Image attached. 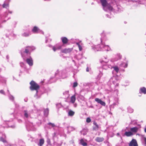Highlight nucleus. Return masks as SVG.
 Masks as SVG:
<instances>
[{
  "instance_id": "obj_46",
  "label": "nucleus",
  "mask_w": 146,
  "mask_h": 146,
  "mask_svg": "<svg viewBox=\"0 0 146 146\" xmlns=\"http://www.w3.org/2000/svg\"><path fill=\"white\" fill-rule=\"evenodd\" d=\"M78 85V83L76 82H75L73 83V87L75 88Z\"/></svg>"
},
{
  "instance_id": "obj_15",
  "label": "nucleus",
  "mask_w": 146,
  "mask_h": 146,
  "mask_svg": "<svg viewBox=\"0 0 146 146\" xmlns=\"http://www.w3.org/2000/svg\"><path fill=\"white\" fill-rule=\"evenodd\" d=\"M95 101L97 102L98 103L100 104L102 106H104L106 105L105 102L102 101L101 99L96 98L95 99Z\"/></svg>"
},
{
  "instance_id": "obj_52",
  "label": "nucleus",
  "mask_w": 146,
  "mask_h": 146,
  "mask_svg": "<svg viewBox=\"0 0 146 146\" xmlns=\"http://www.w3.org/2000/svg\"><path fill=\"white\" fill-rule=\"evenodd\" d=\"M18 121L19 123H21L22 122V121L21 119H19L18 120Z\"/></svg>"
},
{
  "instance_id": "obj_63",
  "label": "nucleus",
  "mask_w": 146,
  "mask_h": 146,
  "mask_svg": "<svg viewBox=\"0 0 146 146\" xmlns=\"http://www.w3.org/2000/svg\"><path fill=\"white\" fill-rule=\"evenodd\" d=\"M72 61L74 62V63L75 64V62L74 60H72Z\"/></svg>"
},
{
  "instance_id": "obj_61",
  "label": "nucleus",
  "mask_w": 146,
  "mask_h": 146,
  "mask_svg": "<svg viewBox=\"0 0 146 146\" xmlns=\"http://www.w3.org/2000/svg\"><path fill=\"white\" fill-rule=\"evenodd\" d=\"M11 36H15V35L14 34H11Z\"/></svg>"
},
{
  "instance_id": "obj_58",
  "label": "nucleus",
  "mask_w": 146,
  "mask_h": 146,
  "mask_svg": "<svg viewBox=\"0 0 146 146\" xmlns=\"http://www.w3.org/2000/svg\"><path fill=\"white\" fill-rule=\"evenodd\" d=\"M86 71L87 72H88L89 71V69L88 68H87L86 69Z\"/></svg>"
},
{
  "instance_id": "obj_29",
  "label": "nucleus",
  "mask_w": 146,
  "mask_h": 146,
  "mask_svg": "<svg viewBox=\"0 0 146 146\" xmlns=\"http://www.w3.org/2000/svg\"><path fill=\"white\" fill-rule=\"evenodd\" d=\"M93 123L94 125L93 127V129L95 130H98L99 128V125L95 122H94Z\"/></svg>"
},
{
  "instance_id": "obj_49",
  "label": "nucleus",
  "mask_w": 146,
  "mask_h": 146,
  "mask_svg": "<svg viewBox=\"0 0 146 146\" xmlns=\"http://www.w3.org/2000/svg\"><path fill=\"white\" fill-rule=\"evenodd\" d=\"M48 125H51L52 127H54L55 126V125L53 123H48Z\"/></svg>"
},
{
  "instance_id": "obj_2",
  "label": "nucleus",
  "mask_w": 146,
  "mask_h": 146,
  "mask_svg": "<svg viewBox=\"0 0 146 146\" xmlns=\"http://www.w3.org/2000/svg\"><path fill=\"white\" fill-rule=\"evenodd\" d=\"M31 86L30 89L31 90H35L36 94L35 96L36 98H38V90L39 89V86L33 81H32L30 83Z\"/></svg>"
},
{
  "instance_id": "obj_56",
  "label": "nucleus",
  "mask_w": 146,
  "mask_h": 146,
  "mask_svg": "<svg viewBox=\"0 0 146 146\" xmlns=\"http://www.w3.org/2000/svg\"><path fill=\"white\" fill-rule=\"evenodd\" d=\"M9 56L8 55L7 56H6V58L7 60H8L9 59Z\"/></svg>"
},
{
  "instance_id": "obj_17",
  "label": "nucleus",
  "mask_w": 146,
  "mask_h": 146,
  "mask_svg": "<svg viewBox=\"0 0 146 146\" xmlns=\"http://www.w3.org/2000/svg\"><path fill=\"white\" fill-rule=\"evenodd\" d=\"M72 48H65L63 50H62L61 51L62 53H69L71 52L73 50Z\"/></svg>"
},
{
  "instance_id": "obj_40",
  "label": "nucleus",
  "mask_w": 146,
  "mask_h": 146,
  "mask_svg": "<svg viewBox=\"0 0 146 146\" xmlns=\"http://www.w3.org/2000/svg\"><path fill=\"white\" fill-rule=\"evenodd\" d=\"M141 140L144 143V146H146V137H142Z\"/></svg>"
},
{
  "instance_id": "obj_3",
  "label": "nucleus",
  "mask_w": 146,
  "mask_h": 146,
  "mask_svg": "<svg viewBox=\"0 0 146 146\" xmlns=\"http://www.w3.org/2000/svg\"><path fill=\"white\" fill-rule=\"evenodd\" d=\"M55 78H51V79H55V78H64L67 77L65 71L64 70L59 71L57 70L55 73Z\"/></svg>"
},
{
  "instance_id": "obj_5",
  "label": "nucleus",
  "mask_w": 146,
  "mask_h": 146,
  "mask_svg": "<svg viewBox=\"0 0 146 146\" xmlns=\"http://www.w3.org/2000/svg\"><path fill=\"white\" fill-rule=\"evenodd\" d=\"M102 5L103 7V9L105 11H106L105 9L106 7L110 10L112 9V7L108 4L106 0H100Z\"/></svg>"
},
{
  "instance_id": "obj_36",
  "label": "nucleus",
  "mask_w": 146,
  "mask_h": 146,
  "mask_svg": "<svg viewBox=\"0 0 146 146\" xmlns=\"http://www.w3.org/2000/svg\"><path fill=\"white\" fill-rule=\"evenodd\" d=\"M87 132V130L86 129H83L80 131L81 134L83 135H86V134Z\"/></svg>"
},
{
  "instance_id": "obj_54",
  "label": "nucleus",
  "mask_w": 146,
  "mask_h": 146,
  "mask_svg": "<svg viewBox=\"0 0 146 146\" xmlns=\"http://www.w3.org/2000/svg\"><path fill=\"white\" fill-rule=\"evenodd\" d=\"M116 104H115V103H114L111 106V107L112 106H114L115 105H116Z\"/></svg>"
},
{
  "instance_id": "obj_28",
  "label": "nucleus",
  "mask_w": 146,
  "mask_h": 146,
  "mask_svg": "<svg viewBox=\"0 0 146 146\" xmlns=\"http://www.w3.org/2000/svg\"><path fill=\"white\" fill-rule=\"evenodd\" d=\"M95 140L97 142H100L104 140V139L103 137H98L96 138Z\"/></svg>"
},
{
  "instance_id": "obj_48",
  "label": "nucleus",
  "mask_w": 146,
  "mask_h": 146,
  "mask_svg": "<svg viewBox=\"0 0 146 146\" xmlns=\"http://www.w3.org/2000/svg\"><path fill=\"white\" fill-rule=\"evenodd\" d=\"M91 121V120L90 118L88 117L86 119V121L88 123H89Z\"/></svg>"
},
{
  "instance_id": "obj_23",
  "label": "nucleus",
  "mask_w": 146,
  "mask_h": 146,
  "mask_svg": "<svg viewBox=\"0 0 146 146\" xmlns=\"http://www.w3.org/2000/svg\"><path fill=\"white\" fill-rule=\"evenodd\" d=\"M67 129L68 131L67 132L69 133L70 132L74 130L75 128L72 127L68 126L67 127Z\"/></svg>"
},
{
  "instance_id": "obj_37",
  "label": "nucleus",
  "mask_w": 146,
  "mask_h": 146,
  "mask_svg": "<svg viewBox=\"0 0 146 146\" xmlns=\"http://www.w3.org/2000/svg\"><path fill=\"white\" fill-rule=\"evenodd\" d=\"M44 142V139H40L38 145L40 146H42Z\"/></svg>"
},
{
  "instance_id": "obj_42",
  "label": "nucleus",
  "mask_w": 146,
  "mask_h": 146,
  "mask_svg": "<svg viewBox=\"0 0 146 146\" xmlns=\"http://www.w3.org/2000/svg\"><path fill=\"white\" fill-rule=\"evenodd\" d=\"M116 146H125V143L123 142H121L120 143H118Z\"/></svg>"
},
{
  "instance_id": "obj_14",
  "label": "nucleus",
  "mask_w": 146,
  "mask_h": 146,
  "mask_svg": "<svg viewBox=\"0 0 146 146\" xmlns=\"http://www.w3.org/2000/svg\"><path fill=\"white\" fill-rule=\"evenodd\" d=\"M12 122H10V121H7L5 123L7 125V126H6L5 127H10L12 128H14L15 127V125H11V124Z\"/></svg>"
},
{
  "instance_id": "obj_7",
  "label": "nucleus",
  "mask_w": 146,
  "mask_h": 146,
  "mask_svg": "<svg viewBox=\"0 0 146 146\" xmlns=\"http://www.w3.org/2000/svg\"><path fill=\"white\" fill-rule=\"evenodd\" d=\"M102 68L103 69H108V68H113V72H115L116 73H118L119 71V69L118 67L117 66H115L114 67H112L111 65H106L103 66Z\"/></svg>"
},
{
  "instance_id": "obj_20",
  "label": "nucleus",
  "mask_w": 146,
  "mask_h": 146,
  "mask_svg": "<svg viewBox=\"0 0 146 146\" xmlns=\"http://www.w3.org/2000/svg\"><path fill=\"white\" fill-rule=\"evenodd\" d=\"M10 1L9 0H6L4 2L3 5V8H7L9 7V3Z\"/></svg>"
},
{
  "instance_id": "obj_13",
  "label": "nucleus",
  "mask_w": 146,
  "mask_h": 146,
  "mask_svg": "<svg viewBox=\"0 0 146 146\" xmlns=\"http://www.w3.org/2000/svg\"><path fill=\"white\" fill-rule=\"evenodd\" d=\"M62 45L59 44H57L54 46H52V49L54 51H55L56 50L61 49Z\"/></svg>"
},
{
  "instance_id": "obj_9",
  "label": "nucleus",
  "mask_w": 146,
  "mask_h": 146,
  "mask_svg": "<svg viewBox=\"0 0 146 146\" xmlns=\"http://www.w3.org/2000/svg\"><path fill=\"white\" fill-rule=\"evenodd\" d=\"M8 13L11 14L12 11H6L5 13L3 16L1 18L0 22L3 23L6 21L7 20H8L9 19H6V18L7 17Z\"/></svg>"
},
{
  "instance_id": "obj_53",
  "label": "nucleus",
  "mask_w": 146,
  "mask_h": 146,
  "mask_svg": "<svg viewBox=\"0 0 146 146\" xmlns=\"http://www.w3.org/2000/svg\"><path fill=\"white\" fill-rule=\"evenodd\" d=\"M80 97H81L82 100H83L84 99L83 96H79L78 98H80Z\"/></svg>"
},
{
  "instance_id": "obj_35",
  "label": "nucleus",
  "mask_w": 146,
  "mask_h": 146,
  "mask_svg": "<svg viewBox=\"0 0 146 146\" xmlns=\"http://www.w3.org/2000/svg\"><path fill=\"white\" fill-rule=\"evenodd\" d=\"M74 112L71 110H69L68 113V115L69 116H73L74 114Z\"/></svg>"
},
{
  "instance_id": "obj_27",
  "label": "nucleus",
  "mask_w": 146,
  "mask_h": 146,
  "mask_svg": "<svg viewBox=\"0 0 146 146\" xmlns=\"http://www.w3.org/2000/svg\"><path fill=\"white\" fill-rule=\"evenodd\" d=\"M63 95L64 96V97L65 98H68L69 96V92L68 91H66L63 93Z\"/></svg>"
},
{
  "instance_id": "obj_57",
  "label": "nucleus",
  "mask_w": 146,
  "mask_h": 146,
  "mask_svg": "<svg viewBox=\"0 0 146 146\" xmlns=\"http://www.w3.org/2000/svg\"><path fill=\"white\" fill-rule=\"evenodd\" d=\"M74 106L75 107H76L77 106V104H74Z\"/></svg>"
},
{
  "instance_id": "obj_26",
  "label": "nucleus",
  "mask_w": 146,
  "mask_h": 146,
  "mask_svg": "<svg viewBox=\"0 0 146 146\" xmlns=\"http://www.w3.org/2000/svg\"><path fill=\"white\" fill-rule=\"evenodd\" d=\"M24 115L25 117L26 118H28L30 117V114L27 111L25 110L24 111Z\"/></svg>"
},
{
  "instance_id": "obj_41",
  "label": "nucleus",
  "mask_w": 146,
  "mask_h": 146,
  "mask_svg": "<svg viewBox=\"0 0 146 146\" xmlns=\"http://www.w3.org/2000/svg\"><path fill=\"white\" fill-rule=\"evenodd\" d=\"M127 109L128 112L129 113H132L133 112V109L130 107H128Z\"/></svg>"
},
{
  "instance_id": "obj_25",
  "label": "nucleus",
  "mask_w": 146,
  "mask_h": 146,
  "mask_svg": "<svg viewBox=\"0 0 146 146\" xmlns=\"http://www.w3.org/2000/svg\"><path fill=\"white\" fill-rule=\"evenodd\" d=\"M138 128L137 127H135L131 128L130 129V130L131 132H132V133H136L138 130Z\"/></svg>"
},
{
  "instance_id": "obj_55",
  "label": "nucleus",
  "mask_w": 146,
  "mask_h": 146,
  "mask_svg": "<svg viewBox=\"0 0 146 146\" xmlns=\"http://www.w3.org/2000/svg\"><path fill=\"white\" fill-rule=\"evenodd\" d=\"M78 56L77 55H76L75 56V57L76 58V59H77L78 60L80 58H78L77 57Z\"/></svg>"
},
{
  "instance_id": "obj_39",
  "label": "nucleus",
  "mask_w": 146,
  "mask_h": 146,
  "mask_svg": "<svg viewBox=\"0 0 146 146\" xmlns=\"http://www.w3.org/2000/svg\"><path fill=\"white\" fill-rule=\"evenodd\" d=\"M49 110L48 109H45L44 111V114L45 116H47L48 114Z\"/></svg>"
},
{
  "instance_id": "obj_1",
  "label": "nucleus",
  "mask_w": 146,
  "mask_h": 146,
  "mask_svg": "<svg viewBox=\"0 0 146 146\" xmlns=\"http://www.w3.org/2000/svg\"><path fill=\"white\" fill-rule=\"evenodd\" d=\"M102 37L101 39V43L100 44L97 45H93L92 46V49L94 51L103 50L109 51L111 50V48L108 45H105L104 42L106 40L104 37V33H103L101 34Z\"/></svg>"
},
{
  "instance_id": "obj_16",
  "label": "nucleus",
  "mask_w": 146,
  "mask_h": 146,
  "mask_svg": "<svg viewBox=\"0 0 146 146\" xmlns=\"http://www.w3.org/2000/svg\"><path fill=\"white\" fill-rule=\"evenodd\" d=\"M95 101L97 102L98 103L100 104L102 106H104L106 105L105 102L102 101L101 99L96 98L95 99Z\"/></svg>"
},
{
  "instance_id": "obj_8",
  "label": "nucleus",
  "mask_w": 146,
  "mask_h": 146,
  "mask_svg": "<svg viewBox=\"0 0 146 146\" xmlns=\"http://www.w3.org/2000/svg\"><path fill=\"white\" fill-rule=\"evenodd\" d=\"M119 80V78L117 76H113L110 80V82H112L113 84L115 85V87L118 86L119 84L116 83V81Z\"/></svg>"
},
{
  "instance_id": "obj_60",
  "label": "nucleus",
  "mask_w": 146,
  "mask_h": 146,
  "mask_svg": "<svg viewBox=\"0 0 146 146\" xmlns=\"http://www.w3.org/2000/svg\"><path fill=\"white\" fill-rule=\"evenodd\" d=\"M24 101H25V102H27V98L25 99H24Z\"/></svg>"
},
{
  "instance_id": "obj_12",
  "label": "nucleus",
  "mask_w": 146,
  "mask_h": 146,
  "mask_svg": "<svg viewBox=\"0 0 146 146\" xmlns=\"http://www.w3.org/2000/svg\"><path fill=\"white\" fill-rule=\"evenodd\" d=\"M31 35V32L28 29L27 30L21 34V35L23 37H28Z\"/></svg>"
},
{
  "instance_id": "obj_38",
  "label": "nucleus",
  "mask_w": 146,
  "mask_h": 146,
  "mask_svg": "<svg viewBox=\"0 0 146 146\" xmlns=\"http://www.w3.org/2000/svg\"><path fill=\"white\" fill-rule=\"evenodd\" d=\"M120 66L121 67H123L125 68L127 67V63L123 62L120 65Z\"/></svg>"
},
{
  "instance_id": "obj_34",
  "label": "nucleus",
  "mask_w": 146,
  "mask_h": 146,
  "mask_svg": "<svg viewBox=\"0 0 146 146\" xmlns=\"http://www.w3.org/2000/svg\"><path fill=\"white\" fill-rule=\"evenodd\" d=\"M6 136L5 135H3V137H0V141H2L3 142H5L6 141L5 139Z\"/></svg>"
},
{
  "instance_id": "obj_22",
  "label": "nucleus",
  "mask_w": 146,
  "mask_h": 146,
  "mask_svg": "<svg viewBox=\"0 0 146 146\" xmlns=\"http://www.w3.org/2000/svg\"><path fill=\"white\" fill-rule=\"evenodd\" d=\"M61 40L63 43L64 44H66L68 41V39L66 37H62L61 38Z\"/></svg>"
},
{
  "instance_id": "obj_64",
  "label": "nucleus",
  "mask_w": 146,
  "mask_h": 146,
  "mask_svg": "<svg viewBox=\"0 0 146 146\" xmlns=\"http://www.w3.org/2000/svg\"><path fill=\"white\" fill-rule=\"evenodd\" d=\"M47 40H46V41H45L46 42H46H47Z\"/></svg>"
},
{
  "instance_id": "obj_62",
  "label": "nucleus",
  "mask_w": 146,
  "mask_h": 146,
  "mask_svg": "<svg viewBox=\"0 0 146 146\" xmlns=\"http://www.w3.org/2000/svg\"><path fill=\"white\" fill-rule=\"evenodd\" d=\"M117 136H119V133H117Z\"/></svg>"
},
{
  "instance_id": "obj_45",
  "label": "nucleus",
  "mask_w": 146,
  "mask_h": 146,
  "mask_svg": "<svg viewBox=\"0 0 146 146\" xmlns=\"http://www.w3.org/2000/svg\"><path fill=\"white\" fill-rule=\"evenodd\" d=\"M9 99L10 100H14V98L13 96L11 95H9Z\"/></svg>"
},
{
  "instance_id": "obj_59",
  "label": "nucleus",
  "mask_w": 146,
  "mask_h": 146,
  "mask_svg": "<svg viewBox=\"0 0 146 146\" xmlns=\"http://www.w3.org/2000/svg\"><path fill=\"white\" fill-rule=\"evenodd\" d=\"M144 131L146 133V126H145V128H144Z\"/></svg>"
},
{
  "instance_id": "obj_19",
  "label": "nucleus",
  "mask_w": 146,
  "mask_h": 146,
  "mask_svg": "<svg viewBox=\"0 0 146 146\" xmlns=\"http://www.w3.org/2000/svg\"><path fill=\"white\" fill-rule=\"evenodd\" d=\"M108 61L109 60L108 59L107 56L104 57L102 60H100V62L102 64L104 63H106L108 62Z\"/></svg>"
},
{
  "instance_id": "obj_18",
  "label": "nucleus",
  "mask_w": 146,
  "mask_h": 146,
  "mask_svg": "<svg viewBox=\"0 0 146 146\" xmlns=\"http://www.w3.org/2000/svg\"><path fill=\"white\" fill-rule=\"evenodd\" d=\"M86 140L82 139L80 140V143L83 146H87V144L86 143Z\"/></svg>"
},
{
  "instance_id": "obj_33",
  "label": "nucleus",
  "mask_w": 146,
  "mask_h": 146,
  "mask_svg": "<svg viewBox=\"0 0 146 146\" xmlns=\"http://www.w3.org/2000/svg\"><path fill=\"white\" fill-rule=\"evenodd\" d=\"M116 58L114 60H111L113 62L114 61H115L118 60L120 59L121 58V56H120V54H117L116 55L115 57Z\"/></svg>"
},
{
  "instance_id": "obj_32",
  "label": "nucleus",
  "mask_w": 146,
  "mask_h": 146,
  "mask_svg": "<svg viewBox=\"0 0 146 146\" xmlns=\"http://www.w3.org/2000/svg\"><path fill=\"white\" fill-rule=\"evenodd\" d=\"M133 133H132V132H131V131L128 132L126 131L124 134V135H125L127 137L131 136L133 135Z\"/></svg>"
},
{
  "instance_id": "obj_30",
  "label": "nucleus",
  "mask_w": 146,
  "mask_h": 146,
  "mask_svg": "<svg viewBox=\"0 0 146 146\" xmlns=\"http://www.w3.org/2000/svg\"><path fill=\"white\" fill-rule=\"evenodd\" d=\"M27 128H28L31 130L33 129V124L31 123H30L29 124H27L26 125Z\"/></svg>"
},
{
  "instance_id": "obj_21",
  "label": "nucleus",
  "mask_w": 146,
  "mask_h": 146,
  "mask_svg": "<svg viewBox=\"0 0 146 146\" xmlns=\"http://www.w3.org/2000/svg\"><path fill=\"white\" fill-rule=\"evenodd\" d=\"M76 45L78 46L80 51H81L82 49V44L81 41L76 43Z\"/></svg>"
},
{
  "instance_id": "obj_11",
  "label": "nucleus",
  "mask_w": 146,
  "mask_h": 146,
  "mask_svg": "<svg viewBox=\"0 0 146 146\" xmlns=\"http://www.w3.org/2000/svg\"><path fill=\"white\" fill-rule=\"evenodd\" d=\"M129 146H138L136 140L135 139H133L130 142Z\"/></svg>"
},
{
  "instance_id": "obj_47",
  "label": "nucleus",
  "mask_w": 146,
  "mask_h": 146,
  "mask_svg": "<svg viewBox=\"0 0 146 146\" xmlns=\"http://www.w3.org/2000/svg\"><path fill=\"white\" fill-rule=\"evenodd\" d=\"M20 66L21 67H22L23 68H25V64L23 63L22 62H21L20 63Z\"/></svg>"
},
{
  "instance_id": "obj_4",
  "label": "nucleus",
  "mask_w": 146,
  "mask_h": 146,
  "mask_svg": "<svg viewBox=\"0 0 146 146\" xmlns=\"http://www.w3.org/2000/svg\"><path fill=\"white\" fill-rule=\"evenodd\" d=\"M21 55L24 60H26V62L29 66H31L33 65V60L31 56H29L28 57L27 56L28 55L23 54L22 53H21Z\"/></svg>"
},
{
  "instance_id": "obj_43",
  "label": "nucleus",
  "mask_w": 146,
  "mask_h": 146,
  "mask_svg": "<svg viewBox=\"0 0 146 146\" xmlns=\"http://www.w3.org/2000/svg\"><path fill=\"white\" fill-rule=\"evenodd\" d=\"M56 107L58 108H60L62 107V105L60 103H58V104H56Z\"/></svg>"
},
{
  "instance_id": "obj_10",
  "label": "nucleus",
  "mask_w": 146,
  "mask_h": 146,
  "mask_svg": "<svg viewBox=\"0 0 146 146\" xmlns=\"http://www.w3.org/2000/svg\"><path fill=\"white\" fill-rule=\"evenodd\" d=\"M33 32L35 33H41L43 34V32L39 29L37 27L35 26L32 29Z\"/></svg>"
},
{
  "instance_id": "obj_44",
  "label": "nucleus",
  "mask_w": 146,
  "mask_h": 146,
  "mask_svg": "<svg viewBox=\"0 0 146 146\" xmlns=\"http://www.w3.org/2000/svg\"><path fill=\"white\" fill-rule=\"evenodd\" d=\"M103 75L102 73L100 71V73H99L98 75V79H99L100 77L102 76Z\"/></svg>"
},
{
  "instance_id": "obj_50",
  "label": "nucleus",
  "mask_w": 146,
  "mask_h": 146,
  "mask_svg": "<svg viewBox=\"0 0 146 146\" xmlns=\"http://www.w3.org/2000/svg\"><path fill=\"white\" fill-rule=\"evenodd\" d=\"M114 93H115L117 95L118 93V91L117 89H115L114 91Z\"/></svg>"
},
{
  "instance_id": "obj_51",
  "label": "nucleus",
  "mask_w": 146,
  "mask_h": 146,
  "mask_svg": "<svg viewBox=\"0 0 146 146\" xmlns=\"http://www.w3.org/2000/svg\"><path fill=\"white\" fill-rule=\"evenodd\" d=\"M0 93L2 94H5V93L4 92V91L3 90H1L0 91Z\"/></svg>"
},
{
  "instance_id": "obj_24",
  "label": "nucleus",
  "mask_w": 146,
  "mask_h": 146,
  "mask_svg": "<svg viewBox=\"0 0 146 146\" xmlns=\"http://www.w3.org/2000/svg\"><path fill=\"white\" fill-rule=\"evenodd\" d=\"M140 93H143L144 94H146V89L145 87H142L140 88L139 90Z\"/></svg>"
},
{
  "instance_id": "obj_31",
  "label": "nucleus",
  "mask_w": 146,
  "mask_h": 146,
  "mask_svg": "<svg viewBox=\"0 0 146 146\" xmlns=\"http://www.w3.org/2000/svg\"><path fill=\"white\" fill-rule=\"evenodd\" d=\"M76 100L75 95H74L72 96L70 98V102L72 103H74Z\"/></svg>"
},
{
  "instance_id": "obj_6",
  "label": "nucleus",
  "mask_w": 146,
  "mask_h": 146,
  "mask_svg": "<svg viewBox=\"0 0 146 146\" xmlns=\"http://www.w3.org/2000/svg\"><path fill=\"white\" fill-rule=\"evenodd\" d=\"M35 48L34 46H27L26 48L24 51L21 52L23 54H30L31 52L33 50L35 49Z\"/></svg>"
}]
</instances>
